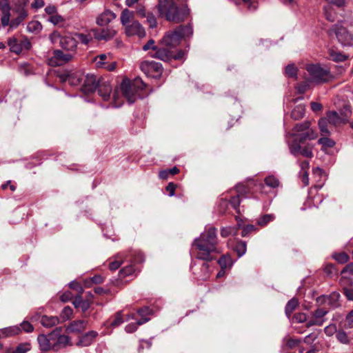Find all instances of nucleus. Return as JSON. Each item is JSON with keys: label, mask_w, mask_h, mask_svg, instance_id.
Instances as JSON below:
<instances>
[{"label": "nucleus", "mask_w": 353, "mask_h": 353, "mask_svg": "<svg viewBox=\"0 0 353 353\" xmlns=\"http://www.w3.org/2000/svg\"><path fill=\"white\" fill-rule=\"evenodd\" d=\"M157 8L160 16L174 23L184 21L190 13L187 4L179 7L174 0H159Z\"/></svg>", "instance_id": "f03ea898"}, {"label": "nucleus", "mask_w": 353, "mask_h": 353, "mask_svg": "<svg viewBox=\"0 0 353 353\" xmlns=\"http://www.w3.org/2000/svg\"><path fill=\"white\" fill-rule=\"evenodd\" d=\"M108 55L105 54H101L94 58L95 65L99 68H102L106 64L105 60L108 59Z\"/></svg>", "instance_id": "4d7b16f0"}, {"label": "nucleus", "mask_w": 353, "mask_h": 353, "mask_svg": "<svg viewBox=\"0 0 353 353\" xmlns=\"http://www.w3.org/2000/svg\"><path fill=\"white\" fill-rule=\"evenodd\" d=\"M87 325V321L84 320L74 321L67 327L68 332L80 333L83 332Z\"/></svg>", "instance_id": "393cba45"}, {"label": "nucleus", "mask_w": 353, "mask_h": 353, "mask_svg": "<svg viewBox=\"0 0 353 353\" xmlns=\"http://www.w3.org/2000/svg\"><path fill=\"white\" fill-rule=\"evenodd\" d=\"M318 140V143L321 145L323 150H326L327 148H332L335 145V141L332 139L327 137V136H323Z\"/></svg>", "instance_id": "58836bf2"}, {"label": "nucleus", "mask_w": 353, "mask_h": 353, "mask_svg": "<svg viewBox=\"0 0 353 353\" xmlns=\"http://www.w3.org/2000/svg\"><path fill=\"white\" fill-rule=\"evenodd\" d=\"M327 117H325L329 123L337 125L343 123V118L336 111H329L327 112Z\"/></svg>", "instance_id": "7c9ffc66"}, {"label": "nucleus", "mask_w": 353, "mask_h": 353, "mask_svg": "<svg viewBox=\"0 0 353 353\" xmlns=\"http://www.w3.org/2000/svg\"><path fill=\"white\" fill-rule=\"evenodd\" d=\"M150 319V318H143L139 319L137 323H130L125 327V330L128 333H133L137 330L139 325L147 323Z\"/></svg>", "instance_id": "f704fd0d"}, {"label": "nucleus", "mask_w": 353, "mask_h": 353, "mask_svg": "<svg viewBox=\"0 0 353 353\" xmlns=\"http://www.w3.org/2000/svg\"><path fill=\"white\" fill-rule=\"evenodd\" d=\"M70 344V339L66 335H60L57 338V342L52 345V350L57 351L61 347H65Z\"/></svg>", "instance_id": "c756f323"}, {"label": "nucleus", "mask_w": 353, "mask_h": 353, "mask_svg": "<svg viewBox=\"0 0 353 353\" xmlns=\"http://www.w3.org/2000/svg\"><path fill=\"white\" fill-rule=\"evenodd\" d=\"M246 6L250 11H254L257 8L258 3L256 0H244V7Z\"/></svg>", "instance_id": "774afa93"}, {"label": "nucleus", "mask_w": 353, "mask_h": 353, "mask_svg": "<svg viewBox=\"0 0 353 353\" xmlns=\"http://www.w3.org/2000/svg\"><path fill=\"white\" fill-rule=\"evenodd\" d=\"M72 303L76 308H81L83 312H85L90 307L89 302L83 300L81 295L77 296Z\"/></svg>", "instance_id": "473e14b6"}, {"label": "nucleus", "mask_w": 353, "mask_h": 353, "mask_svg": "<svg viewBox=\"0 0 353 353\" xmlns=\"http://www.w3.org/2000/svg\"><path fill=\"white\" fill-rule=\"evenodd\" d=\"M19 332L20 327L17 326L7 327L1 331L2 334L6 337L17 335Z\"/></svg>", "instance_id": "864d4df0"}, {"label": "nucleus", "mask_w": 353, "mask_h": 353, "mask_svg": "<svg viewBox=\"0 0 353 353\" xmlns=\"http://www.w3.org/2000/svg\"><path fill=\"white\" fill-rule=\"evenodd\" d=\"M237 228L225 227L221 230V235L222 237H228L230 235H236L237 234Z\"/></svg>", "instance_id": "6e6d98bb"}, {"label": "nucleus", "mask_w": 353, "mask_h": 353, "mask_svg": "<svg viewBox=\"0 0 353 353\" xmlns=\"http://www.w3.org/2000/svg\"><path fill=\"white\" fill-rule=\"evenodd\" d=\"M137 313L141 317V319L148 318V316L152 314V310L150 309L149 307L145 306L137 310Z\"/></svg>", "instance_id": "680f3d73"}, {"label": "nucleus", "mask_w": 353, "mask_h": 353, "mask_svg": "<svg viewBox=\"0 0 353 353\" xmlns=\"http://www.w3.org/2000/svg\"><path fill=\"white\" fill-rule=\"evenodd\" d=\"M84 88H108L110 87L109 81L103 77L92 74H88L84 79Z\"/></svg>", "instance_id": "f8f14e48"}, {"label": "nucleus", "mask_w": 353, "mask_h": 353, "mask_svg": "<svg viewBox=\"0 0 353 353\" xmlns=\"http://www.w3.org/2000/svg\"><path fill=\"white\" fill-rule=\"evenodd\" d=\"M85 94H90L97 92L98 94L104 101H108L110 98L111 90H83Z\"/></svg>", "instance_id": "c9c22d12"}, {"label": "nucleus", "mask_w": 353, "mask_h": 353, "mask_svg": "<svg viewBox=\"0 0 353 353\" xmlns=\"http://www.w3.org/2000/svg\"><path fill=\"white\" fill-rule=\"evenodd\" d=\"M128 256L125 253H119L115 256V260L109 263V268L112 271L117 270L123 263V259H127Z\"/></svg>", "instance_id": "72a5a7b5"}, {"label": "nucleus", "mask_w": 353, "mask_h": 353, "mask_svg": "<svg viewBox=\"0 0 353 353\" xmlns=\"http://www.w3.org/2000/svg\"><path fill=\"white\" fill-rule=\"evenodd\" d=\"M217 243L216 228L210 227L205 230L193 242L196 250V259L205 261L215 259L214 254L218 253Z\"/></svg>", "instance_id": "f257e3e1"}, {"label": "nucleus", "mask_w": 353, "mask_h": 353, "mask_svg": "<svg viewBox=\"0 0 353 353\" xmlns=\"http://www.w3.org/2000/svg\"><path fill=\"white\" fill-rule=\"evenodd\" d=\"M275 219V216L272 214H265L261 216L257 221L258 225L260 226H265L268 223L272 221Z\"/></svg>", "instance_id": "5fc2aeb1"}, {"label": "nucleus", "mask_w": 353, "mask_h": 353, "mask_svg": "<svg viewBox=\"0 0 353 353\" xmlns=\"http://www.w3.org/2000/svg\"><path fill=\"white\" fill-rule=\"evenodd\" d=\"M338 331H337L336 325L334 323L330 324L329 325L326 326L324 328V332L328 336H332L334 333H336Z\"/></svg>", "instance_id": "69168bd1"}, {"label": "nucleus", "mask_w": 353, "mask_h": 353, "mask_svg": "<svg viewBox=\"0 0 353 353\" xmlns=\"http://www.w3.org/2000/svg\"><path fill=\"white\" fill-rule=\"evenodd\" d=\"M192 32L191 26H180L173 31L167 32L162 39L161 43L165 47L172 48L177 46L183 38L192 35Z\"/></svg>", "instance_id": "7ed1b4c3"}, {"label": "nucleus", "mask_w": 353, "mask_h": 353, "mask_svg": "<svg viewBox=\"0 0 353 353\" xmlns=\"http://www.w3.org/2000/svg\"><path fill=\"white\" fill-rule=\"evenodd\" d=\"M125 33L128 36L137 35L139 37L145 36V30L141 23L137 21H134L131 24L125 26Z\"/></svg>", "instance_id": "6ab92c4d"}, {"label": "nucleus", "mask_w": 353, "mask_h": 353, "mask_svg": "<svg viewBox=\"0 0 353 353\" xmlns=\"http://www.w3.org/2000/svg\"><path fill=\"white\" fill-rule=\"evenodd\" d=\"M145 260L144 255L141 252L131 253V258L129 260L134 265V264L143 263Z\"/></svg>", "instance_id": "de8ad7c7"}, {"label": "nucleus", "mask_w": 353, "mask_h": 353, "mask_svg": "<svg viewBox=\"0 0 353 353\" xmlns=\"http://www.w3.org/2000/svg\"><path fill=\"white\" fill-rule=\"evenodd\" d=\"M199 267V270L196 266L192 267V271L196 279L201 281H206L210 276L211 270L210 265L207 263L208 261H204Z\"/></svg>", "instance_id": "f3484780"}, {"label": "nucleus", "mask_w": 353, "mask_h": 353, "mask_svg": "<svg viewBox=\"0 0 353 353\" xmlns=\"http://www.w3.org/2000/svg\"><path fill=\"white\" fill-rule=\"evenodd\" d=\"M140 68L147 76L155 79L160 77L163 70L162 64L154 61H143Z\"/></svg>", "instance_id": "0eeeda50"}, {"label": "nucleus", "mask_w": 353, "mask_h": 353, "mask_svg": "<svg viewBox=\"0 0 353 353\" xmlns=\"http://www.w3.org/2000/svg\"><path fill=\"white\" fill-rule=\"evenodd\" d=\"M244 188H246L248 189V192H256L261 191L263 188V185L261 182H257L253 179H247L245 181H244Z\"/></svg>", "instance_id": "c85d7f7f"}, {"label": "nucleus", "mask_w": 353, "mask_h": 353, "mask_svg": "<svg viewBox=\"0 0 353 353\" xmlns=\"http://www.w3.org/2000/svg\"><path fill=\"white\" fill-rule=\"evenodd\" d=\"M72 57L73 53L55 50L53 51V55L48 59V64L51 66H59L70 61Z\"/></svg>", "instance_id": "ddd939ff"}, {"label": "nucleus", "mask_w": 353, "mask_h": 353, "mask_svg": "<svg viewBox=\"0 0 353 353\" xmlns=\"http://www.w3.org/2000/svg\"><path fill=\"white\" fill-rule=\"evenodd\" d=\"M336 337L337 340L343 344H348L350 339L345 332L343 330H339L336 332Z\"/></svg>", "instance_id": "052dcab7"}, {"label": "nucleus", "mask_w": 353, "mask_h": 353, "mask_svg": "<svg viewBox=\"0 0 353 353\" xmlns=\"http://www.w3.org/2000/svg\"><path fill=\"white\" fill-rule=\"evenodd\" d=\"M72 314V309L69 306H65L60 314V322H64L68 320Z\"/></svg>", "instance_id": "603ef678"}, {"label": "nucleus", "mask_w": 353, "mask_h": 353, "mask_svg": "<svg viewBox=\"0 0 353 353\" xmlns=\"http://www.w3.org/2000/svg\"><path fill=\"white\" fill-rule=\"evenodd\" d=\"M61 81L68 83L70 86H77L83 79V75L80 72L65 73L59 77Z\"/></svg>", "instance_id": "a211bd4d"}, {"label": "nucleus", "mask_w": 353, "mask_h": 353, "mask_svg": "<svg viewBox=\"0 0 353 353\" xmlns=\"http://www.w3.org/2000/svg\"><path fill=\"white\" fill-rule=\"evenodd\" d=\"M135 272L136 268H134V265L130 263V265H126L119 271V274L121 277L124 278L127 276L132 275Z\"/></svg>", "instance_id": "a18cd8bd"}, {"label": "nucleus", "mask_w": 353, "mask_h": 353, "mask_svg": "<svg viewBox=\"0 0 353 353\" xmlns=\"http://www.w3.org/2000/svg\"><path fill=\"white\" fill-rule=\"evenodd\" d=\"M42 26L41 24L37 21H32L30 22L27 26V30L30 32H36L41 30Z\"/></svg>", "instance_id": "bf43d9fd"}, {"label": "nucleus", "mask_w": 353, "mask_h": 353, "mask_svg": "<svg viewBox=\"0 0 353 353\" xmlns=\"http://www.w3.org/2000/svg\"><path fill=\"white\" fill-rule=\"evenodd\" d=\"M303 142L297 141V140H292V142H288V147L290 152L294 156L302 155L306 158H312L313 157V146L311 144H307L303 148H301V143Z\"/></svg>", "instance_id": "9d476101"}, {"label": "nucleus", "mask_w": 353, "mask_h": 353, "mask_svg": "<svg viewBox=\"0 0 353 353\" xmlns=\"http://www.w3.org/2000/svg\"><path fill=\"white\" fill-rule=\"evenodd\" d=\"M27 12L25 10L22 9L20 12L19 15L16 19L10 21V28H17L23 21V19L27 17Z\"/></svg>", "instance_id": "c03bdc74"}, {"label": "nucleus", "mask_w": 353, "mask_h": 353, "mask_svg": "<svg viewBox=\"0 0 353 353\" xmlns=\"http://www.w3.org/2000/svg\"><path fill=\"white\" fill-rule=\"evenodd\" d=\"M340 284L343 286V293L348 300L353 301V288H348L347 285H351V279L347 276H342L340 279Z\"/></svg>", "instance_id": "bb28decb"}, {"label": "nucleus", "mask_w": 353, "mask_h": 353, "mask_svg": "<svg viewBox=\"0 0 353 353\" xmlns=\"http://www.w3.org/2000/svg\"><path fill=\"white\" fill-rule=\"evenodd\" d=\"M264 181L267 186L272 188H276L279 187L280 183L279 179L273 175H270L265 177Z\"/></svg>", "instance_id": "09e8293b"}, {"label": "nucleus", "mask_w": 353, "mask_h": 353, "mask_svg": "<svg viewBox=\"0 0 353 353\" xmlns=\"http://www.w3.org/2000/svg\"><path fill=\"white\" fill-rule=\"evenodd\" d=\"M60 319L58 316L43 315L41 319V323L46 327H52L58 325Z\"/></svg>", "instance_id": "cd10ccee"}, {"label": "nucleus", "mask_w": 353, "mask_h": 353, "mask_svg": "<svg viewBox=\"0 0 353 353\" xmlns=\"http://www.w3.org/2000/svg\"><path fill=\"white\" fill-rule=\"evenodd\" d=\"M133 16H134L133 12H132L128 9L123 10L121 14V22L122 25H123L125 26L128 25V23H130L131 20L132 19Z\"/></svg>", "instance_id": "ea45409f"}, {"label": "nucleus", "mask_w": 353, "mask_h": 353, "mask_svg": "<svg viewBox=\"0 0 353 353\" xmlns=\"http://www.w3.org/2000/svg\"><path fill=\"white\" fill-rule=\"evenodd\" d=\"M145 17L147 19V21L149 24L150 28H154L157 26L156 17L152 13L148 12L146 17Z\"/></svg>", "instance_id": "e2e57ef3"}, {"label": "nucleus", "mask_w": 353, "mask_h": 353, "mask_svg": "<svg viewBox=\"0 0 353 353\" xmlns=\"http://www.w3.org/2000/svg\"><path fill=\"white\" fill-rule=\"evenodd\" d=\"M115 18L116 14L113 12L106 10L97 18L96 22L99 26H104L110 23Z\"/></svg>", "instance_id": "5701e85b"}, {"label": "nucleus", "mask_w": 353, "mask_h": 353, "mask_svg": "<svg viewBox=\"0 0 353 353\" xmlns=\"http://www.w3.org/2000/svg\"><path fill=\"white\" fill-rule=\"evenodd\" d=\"M137 90H114L113 93V107L119 108L121 105L123 101L120 100L122 97L125 98L130 103H134L137 99Z\"/></svg>", "instance_id": "6e6552de"}, {"label": "nucleus", "mask_w": 353, "mask_h": 353, "mask_svg": "<svg viewBox=\"0 0 353 353\" xmlns=\"http://www.w3.org/2000/svg\"><path fill=\"white\" fill-rule=\"evenodd\" d=\"M305 114V109L303 106L299 105L294 108L291 112V117L294 120H299L303 117Z\"/></svg>", "instance_id": "8fccbe9b"}, {"label": "nucleus", "mask_w": 353, "mask_h": 353, "mask_svg": "<svg viewBox=\"0 0 353 353\" xmlns=\"http://www.w3.org/2000/svg\"><path fill=\"white\" fill-rule=\"evenodd\" d=\"M30 349L28 343L19 344L12 353H26Z\"/></svg>", "instance_id": "0e129e2a"}, {"label": "nucleus", "mask_w": 353, "mask_h": 353, "mask_svg": "<svg viewBox=\"0 0 353 353\" xmlns=\"http://www.w3.org/2000/svg\"><path fill=\"white\" fill-rule=\"evenodd\" d=\"M145 86L143 80L139 77L133 79L125 77L121 83V88H144Z\"/></svg>", "instance_id": "412c9836"}, {"label": "nucleus", "mask_w": 353, "mask_h": 353, "mask_svg": "<svg viewBox=\"0 0 353 353\" xmlns=\"http://www.w3.org/2000/svg\"><path fill=\"white\" fill-rule=\"evenodd\" d=\"M151 57L161 59L163 61H169L172 60L173 52L165 48H157L155 52L151 54Z\"/></svg>", "instance_id": "b1692460"}, {"label": "nucleus", "mask_w": 353, "mask_h": 353, "mask_svg": "<svg viewBox=\"0 0 353 353\" xmlns=\"http://www.w3.org/2000/svg\"><path fill=\"white\" fill-rule=\"evenodd\" d=\"M218 263L221 266V269H225L228 265L231 263V259L230 257L222 256L219 260Z\"/></svg>", "instance_id": "338daca9"}, {"label": "nucleus", "mask_w": 353, "mask_h": 353, "mask_svg": "<svg viewBox=\"0 0 353 353\" xmlns=\"http://www.w3.org/2000/svg\"><path fill=\"white\" fill-rule=\"evenodd\" d=\"M310 125L311 123L309 121L295 125L290 136L294 138L293 140H297L299 142L316 139L318 134L314 129L310 128Z\"/></svg>", "instance_id": "20e7f679"}, {"label": "nucleus", "mask_w": 353, "mask_h": 353, "mask_svg": "<svg viewBox=\"0 0 353 353\" xmlns=\"http://www.w3.org/2000/svg\"><path fill=\"white\" fill-rule=\"evenodd\" d=\"M59 44L61 47L68 51V52H74L77 48V39L70 37L65 36L60 37Z\"/></svg>", "instance_id": "aec40b11"}, {"label": "nucleus", "mask_w": 353, "mask_h": 353, "mask_svg": "<svg viewBox=\"0 0 353 353\" xmlns=\"http://www.w3.org/2000/svg\"><path fill=\"white\" fill-rule=\"evenodd\" d=\"M97 336L98 333L96 331H90L81 336L77 345L83 347L89 346L94 342Z\"/></svg>", "instance_id": "4be33fe9"}, {"label": "nucleus", "mask_w": 353, "mask_h": 353, "mask_svg": "<svg viewBox=\"0 0 353 353\" xmlns=\"http://www.w3.org/2000/svg\"><path fill=\"white\" fill-rule=\"evenodd\" d=\"M8 45L10 50L17 54L29 50L32 46L30 41L26 37L22 39L10 37L8 39Z\"/></svg>", "instance_id": "9b49d317"}, {"label": "nucleus", "mask_w": 353, "mask_h": 353, "mask_svg": "<svg viewBox=\"0 0 353 353\" xmlns=\"http://www.w3.org/2000/svg\"><path fill=\"white\" fill-rule=\"evenodd\" d=\"M298 305H299V301L296 298H292L288 302V303L285 306V312L286 315L288 317L291 315V314L293 312V311L296 308Z\"/></svg>", "instance_id": "37998d69"}, {"label": "nucleus", "mask_w": 353, "mask_h": 353, "mask_svg": "<svg viewBox=\"0 0 353 353\" xmlns=\"http://www.w3.org/2000/svg\"><path fill=\"white\" fill-rule=\"evenodd\" d=\"M229 205L236 210L239 214L236 216V220L237 221L238 227H241L243 221L239 216L240 195L237 194L236 196H233L230 201H228L225 199H221L218 204L219 212L221 214L225 213Z\"/></svg>", "instance_id": "423d86ee"}, {"label": "nucleus", "mask_w": 353, "mask_h": 353, "mask_svg": "<svg viewBox=\"0 0 353 353\" xmlns=\"http://www.w3.org/2000/svg\"><path fill=\"white\" fill-rule=\"evenodd\" d=\"M332 257L339 263H347L350 257L345 252H339L335 253L332 255Z\"/></svg>", "instance_id": "13d9d810"}, {"label": "nucleus", "mask_w": 353, "mask_h": 353, "mask_svg": "<svg viewBox=\"0 0 353 353\" xmlns=\"http://www.w3.org/2000/svg\"><path fill=\"white\" fill-rule=\"evenodd\" d=\"M329 55L331 59L335 62H341L347 59V57L339 52H336L334 50H329Z\"/></svg>", "instance_id": "49530a36"}, {"label": "nucleus", "mask_w": 353, "mask_h": 353, "mask_svg": "<svg viewBox=\"0 0 353 353\" xmlns=\"http://www.w3.org/2000/svg\"><path fill=\"white\" fill-rule=\"evenodd\" d=\"M77 39L83 44H88L92 38H94L92 32L90 31L88 34L83 33H78L76 34Z\"/></svg>", "instance_id": "3c124183"}, {"label": "nucleus", "mask_w": 353, "mask_h": 353, "mask_svg": "<svg viewBox=\"0 0 353 353\" xmlns=\"http://www.w3.org/2000/svg\"><path fill=\"white\" fill-rule=\"evenodd\" d=\"M327 120L326 118H321L319 119L318 125L321 134V136H329L330 132L327 126Z\"/></svg>", "instance_id": "79ce46f5"}, {"label": "nucleus", "mask_w": 353, "mask_h": 353, "mask_svg": "<svg viewBox=\"0 0 353 353\" xmlns=\"http://www.w3.org/2000/svg\"><path fill=\"white\" fill-rule=\"evenodd\" d=\"M179 172V169L174 166L173 168L170 169L163 170L159 172V177L161 179H168L170 175L174 176Z\"/></svg>", "instance_id": "e433bc0d"}, {"label": "nucleus", "mask_w": 353, "mask_h": 353, "mask_svg": "<svg viewBox=\"0 0 353 353\" xmlns=\"http://www.w3.org/2000/svg\"><path fill=\"white\" fill-rule=\"evenodd\" d=\"M37 341L39 345V347L42 351H48L52 349V345L50 341V339L45 334H40L37 338Z\"/></svg>", "instance_id": "2f4dec72"}, {"label": "nucleus", "mask_w": 353, "mask_h": 353, "mask_svg": "<svg viewBox=\"0 0 353 353\" xmlns=\"http://www.w3.org/2000/svg\"><path fill=\"white\" fill-rule=\"evenodd\" d=\"M91 32L93 34V37L97 40L101 41H108L112 39L116 34L115 30L110 27L99 28V29H92Z\"/></svg>", "instance_id": "2eb2a0df"}, {"label": "nucleus", "mask_w": 353, "mask_h": 353, "mask_svg": "<svg viewBox=\"0 0 353 353\" xmlns=\"http://www.w3.org/2000/svg\"><path fill=\"white\" fill-rule=\"evenodd\" d=\"M335 34L338 39V41L343 46H345L352 45L353 37L346 28L342 27L338 28V26H336Z\"/></svg>", "instance_id": "dca6fc26"}, {"label": "nucleus", "mask_w": 353, "mask_h": 353, "mask_svg": "<svg viewBox=\"0 0 353 353\" xmlns=\"http://www.w3.org/2000/svg\"><path fill=\"white\" fill-rule=\"evenodd\" d=\"M10 10H11V8H10L9 3H8L3 4L1 7V14H2V16L1 18V25L3 27L7 26L8 25L10 26V21H11L10 20Z\"/></svg>", "instance_id": "a878e982"}, {"label": "nucleus", "mask_w": 353, "mask_h": 353, "mask_svg": "<svg viewBox=\"0 0 353 353\" xmlns=\"http://www.w3.org/2000/svg\"><path fill=\"white\" fill-rule=\"evenodd\" d=\"M339 298L340 294L334 292L330 295H322L317 297L316 301L319 306L327 305L331 308H335L339 306Z\"/></svg>", "instance_id": "4468645a"}, {"label": "nucleus", "mask_w": 353, "mask_h": 353, "mask_svg": "<svg viewBox=\"0 0 353 353\" xmlns=\"http://www.w3.org/2000/svg\"><path fill=\"white\" fill-rule=\"evenodd\" d=\"M124 322L123 314L121 311L116 312L113 316L112 320L110 321V326L112 327H118Z\"/></svg>", "instance_id": "a19ab883"}, {"label": "nucleus", "mask_w": 353, "mask_h": 353, "mask_svg": "<svg viewBox=\"0 0 353 353\" xmlns=\"http://www.w3.org/2000/svg\"><path fill=\"white\" fill-rule=\"evenodd\" d=\"M305 70L309 74L308 81L316 84L327 82L332 77L330 70L320 64H307Z\"/></svg>", "instance_id": "39448f33"}, {"label": "nucleus", "mask_w": 353, "mask_h": 353, "mask_svg": "<svg viewBox=\"0 0 353 353\" xmlns=\"http://www.w3.org/2000/svg\"><path fill=\"white\" fill-rule=\"evenodd\" d=\"M329 310L325 307H321L320 306L314 311L311 312L310 317L306 323L305 326L310 327L312 326H322L327 319L325 316L327 314Z\"/></svg>", "instance_id": "1a4fd4ad"}, {"label": "nucleus", "mask_w": 353, "mask_h": 353, "mask_svg": "<svg viewBox=\"0 0 353 353\" xmlns=\"http://www.w3.org/2000/svg\"><path fill=\"white\" fill-rule=\"evenodd\" d=\"M298 68L294 63H290L285 66L284 74L286 77L297 79Z\"/></svg>", "instance_id": "4c0bfd02"}]
</instances>
